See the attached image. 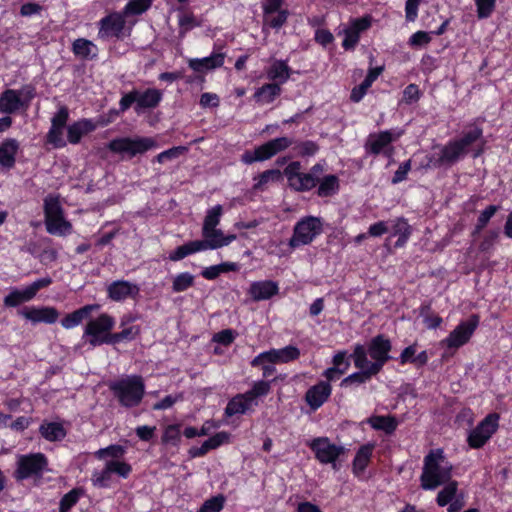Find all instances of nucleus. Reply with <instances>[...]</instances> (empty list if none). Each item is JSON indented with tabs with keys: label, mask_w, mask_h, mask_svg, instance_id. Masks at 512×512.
<instances>
[{
	"label": "nucleus",
	"mask_w": 512,
	"mask_h": 512,
	"mask_svg": "<svg viewBox=\"0 0 512 512\" xmlns=\"http://www.w3.org/2000/svg\"><path fill=\"white\" fill-rule=\"evenodd\" d=\"M225 497L217 495L206 500L197 512H220L224 506Z\"/></svg>",
	"instance_id": "obj_48"
},
{
	"label": "nucleus",
	"mask_w": 512,
	"mask_h": 512,
	"mask_svg": "<svg viewBox=\"0 0 512 512\" xmlns=\"http://www.w3.org/2000/svg\"><path fill=\"white\" fill-rule=\"evenodd\" d=\"M96 51V46L87 39L79 38L73 43L74 54L82 58H94L97 55Z\"/></svg>",
	"instance_id": "obj_35"
},
{
	"label": "nucleus",
	"mask_w": 512,
	"mask_h": 512,
	"mask_svg": "<svg viewBox=\"0 0 512 512\" xmlns=\"http://www.w3.org/2000/svg\"><path fill=\"white\" fill-rule=\"evenodd\" d=\"M300 356V351L297 347L289 345L282 349H271L256 356L251 365L256 367L264 362L270 363H288L296 360Z\"/></svg>",
	"instance_id": "obj_14"
},
{
	"label": "nucleus",
	"mask_w": 512,
	"mask_h": 512,
	"mask_svg": "<svg viewBox=\"0 0 512 512\" xmlns=\"http://www.w3.org/2000/svg\"><path fill=\"white\" fill-rule=\"evenodd\" d=\"M281 93V88L277 83L264 84L254 94L258 102L271 103Z\"/></svg>",
	"instance_id": "obj_33"
},
{
	"label": "nucleus",
	"mask_w": 512,
	"mask_h": 512,
	"mask_svg": "<svg viewBox=\"0 0 512 512\" xmlns=\"http://www.w3.org/2000/svg\"><path fill=\"white\" fill-rule=\"evenodd\" d=\"M430 40L431 37L427 32L418 31L410 37V44L414 46H422L428 44Z\"/></svg>",
	"instance_id": "obj_64"
},
{
	"label": "nucleus",
	"mask_w": 512,
	"mask_h": 512,
	"mask_svg": "<svg viewBox=\"0 0 512 512\" xmlns=\"http://www.w3.org/2000/svg\"><path fill=\"white\" fill-rule=\"evenodd\" d=\"M354 359L355 366L360 369L359 372L353 373L341 382V386L358 385L367 382L370 378L379 372H372L373 369L370 361L366 356V348L363 345H357L351 355Z\"/></svg>",
	"instance_id": "obj_6"
},
{
	"label": "nucleus",
	"mask_w": 512,
	"mask_h": 512,
	"mask_svg": "<svg viewBox=\"0 0 512 512\" xmlns=\"http://www.w3.org/2000/svg\"><path fill=\"white\" fill-rule=\"evenodd\" d=\"M247 410L248 407L245 399H242V396L236 395L228 402L225 408V415L231 417L236 414H244Z\"/></svg>",
	"instance_id": "obj_43"
},
{
	"label": "nucleus",
	"mask_w": 512,
	"mask_h": 512,
	"mask_svg": "<svg viewBox=\"0 0 512 512\" xmlns=\"http://www.w3.org/2000/svg\"><path fill=\"white\" fill-rule=\"evenodd\" d=\"M186 151H187V148L184 146L172 147L168 150H165V151L159 153L156 156V161L158 163L162 164L166 161H170V160L178 158L180 155L184 154Z\"/></svg>",
	"instance_id": "obj_50"
},
{
	"label": "nucleus",
	"mask_w": 512,
	"mask_h": 512,
	"mask_svg": "<svg viewBox=\"0 0 512 512\" xmlns=\"http://www.w3.org/2000/svg\"><path fill=\"white\" fill-rule=\"evenodd\" d=\"M482 136V129L474 128L465 133L463 137L456 142L466 151L467 148Z\"/></svg>",
	"instance_id": "obj_52"
},
{
	"label": "nucleus",
	"mask_w": 512,
	"mask_h": 512,
	"mask_svg": "<svg viewBox=\"0 0 512 512\" xmlns=\"http://www.w3.org/2000/svg\"><path fill=\"white\" fill-rule=\"evenodd\" d=\"M111 474L112 472L109 470V467L106 464L105 468L101 472H95L93 474V484L98 487H107L111 479Z\"/></svg>",
	"instance_id": "obj_54"
},
{
	"label": "nucleus",
	"mask_w": 512,
	"mask_h": 512,
	"mask_svg": "<svg viewBox=\"0 0 512 512\" xmlns=\"http://www.w3.org/2000/svg\"><path fill=\"white\" fill-rule=\"evenodd\" d=\"M498 209L499 206L490 205L480 214L475 227V233H479L487 225L489 220L498 211Z\"/></svg>",
	"instance_id": "obj_51"
},
{
	"label": "nucleus",
	"mask_w": 512,
	"mask_h": 512,
	"mask_svg": "<svg viewBox=\"0 0 512 512\" xmlns=\"http://www.w3.org/2000/svg\"><path fill=\"white\" fill-rule=\"evenodd\" d=\"M152 138H117L109 142L108 148L114 153L128 154L133 157L142 154L155 146Z\"/></svg>",
	"instance_id": "obj_8"
},
{
	"label": "nucleus",
	"mask_w": 512,
	"mask_h": 512,
	"mask_svg": "<svg viewBox=\"0 0 512 512\" xmlns=\"http://www.w3.org/2000/svg\"><path fill=\"white\" fill-rule=\"evenodd\" d=\"M391 342L384 335H377L369 343L368 352L375 361L370 362L373 369L372 372H380L383 365L390 359L389 352L391 350Z\"/></svg>",
	"instance_id": "obj_11"
},
{
	"label": "nucleus",
	"mask_w": 512,
	"mask_h": 512,
	"mask_svg": "<svg viewBox=\"0 0 512 512\" xmlns=\"http://www.w3.org/2000/svg\"><path fill=\"white\" fill-rule=\"evenodd\" d=\"M98 308H99V305H96V304L86 305V306L66 315L61 320V324L66 329L73 328V327L77 326L78 324H80L83 321V319L87 318L93 310H96Z\"/></svg>",
	"instance_id": "obj_30"
},
{
	"label": "nucleus",
	"mask_w": 512,
	"mask_h": 512,
	"mask_svg": "<svg viewBox=\"0 0 512 512\" xmlns=\"http://www.w3.org/2000/svg\"><path fill=\"white\" fill-rule=\"evenodd\" d=\"M125 449L121 445H110L106 448H102L96 452L98 458H104L110 456L112 458H120L124 455Z\"/></svg>",
	"instance_id": "obj_53"
},
{
	"label": "nucleus",
	"mask_w": 512,
	"mask_h": 512,
	"mask_svg": "<svg viewBox=\"0 0 512 512\" xmlns=\"http://www.w3.org/2000/svg\"><path fill=\"white\" fill-rule=\"evenodd\" d=\"M39 432L43 438L48 441H61L66 436V430L63 425L58 422L44 421L39 428Z\"/></svg>",
	"instance_id": "obj_28"
},
{
	"label": "nucleus",
	"mask_w": 512,
	"mask_h": 512,
	"mask_svg": "<svg viewBox=\"0 0 512 512\" xmlns=\"http://www.w3.org/2000/svg\"><path fill=\"white\" fill-rule=\"evenodd\" d=\"M393 140L394 137L389 131H383L378 134H370L366 141L365 148L367 152L373 155H378Z\"/></svg>",
	"instance_id": "obj_26"
},
{
	"label": "nucleus",
	"mask_w": 512,
	"mask_h": 512,
	"mask_svg": "<svg viewBox=\"0 0 512 512\" xmlns=\"http://www.w3.org/2000/svg\"><path fill=\"white\" fill-rule=\"evenodd\" d=\"M22 302H25V301H24L21 291H19V290L12 291L4 299V304L9 307L18 306Z\"/></svg>",
	"instance_id": "obj_62"
},
{
	"label": "nucleus",
	"mask_w": 512,
	"mask_h": 512,
	"mask_svg": "<svg viewBox=\"0 0 512 512\" xmlns=\"http://www.w3.org/2000/svg\"><path fill=\"white\" fill-rule=\"evenodd\" d=\"M281 178H282V175H281L280 170H278V169L266 170L258 176L257 182L254 184L253 188L255 190H263L267 183L280 181Z\"/></svg>",
	"instance_id": "obj_41"
},
{
	"label": "nucleus",
	"mask_w": 512,
	"mask_h": 512,
	"mask_svg": "<svg viewBox=\"0 0 512 512\" xmlns=\"http://www.w3.org/2000/svg\"><path fill=\"white\" fill-rule=\"evenodd\" d=\"M293 144H295L293 150L298 156L302 157L312 156L319 150L318 144L314 141L307 140L296 142L292 138L279 137L258 146L254 149V151H246L242 155L241 160L245 164H252L256 161L268 160Z\"/></svg>",
	"instance_id": "obj_1"
},
{
	"label": "nucleus",
	"mask_w": 512,
	"mask_h": 512,
	"mask_svg": "<svg viewBox=\"0 0 512 512\" xmlns=\"http://www.w3.org/2000/svg\"><path fill=\"white\" fill-rule=\"evenodd\" d=\"M290 76V69L284 61H275L268 71V77L271 80L285 82Z\"/></svg>",
	"instance_id": "obj_38"
},
{
	"label": "nucleus",
	"mask_w": 512,
	"mask_h": 512,
	"mask_svg": "<svg viewBox=\"0 0 512 512\" xmlns=\"http://www.w3.org/2000/svg\"><path fill=\"white\" fill-rule=\"evenodd\" d=\"M194 284V276L188 272L181 273L177 275L172 284V289L174 292H183L193 286Z\"/></svg>",
	"instance_id": "obj_45"
},
{
	"label": "nucleus",
	"mask_w": 512,
	"mask_h": 512,
	"mask_svg": "<svg viewBox=\"0 0 512 512\" xmlns=\"http://www.w3.org/2000/svg\"><path fill=\"white\" fill-rule=\"evenodd\" d=\"M209 246V243L207 242H200L199 240L188 242L184 245H181L175 249L173 253L170 254L169 259L172 261H178L186 256L202 251L207 250Z\"/></svg>",
	"instance_id": "obj_31"
},
{
	"label": "nucleus",
	"mask_w": 512,
	"mask_h": 512,
	"mask_svg": "<svg viewBox=\"0 0 512 512\" xmlns=\"http://www.w3.org/2000/svg\"><path fill=\"white\" fill-rule=\"evenodd\" d=\"M224 58L225 55L223 53H214L209 57L190 59L188 65L195 72H205L221 67L224 63Z\"/></svg>",
	"instance_id": "obj_22"
},
{
	"label": "nucleus",
	"mask_w": 512,
	"mask_h": 512,
	"mask_svg": "<svg viewBox=\"0 0 512 512\" xmlns=\"http://www.w3.org/2000/svg\"><path fill=\"white\" fill-rule=\"evenodd\" d=\"M300 168V162L295 161L284 169L289 186L296 191H306L315 187L318 178L311 173H300Z\"/></svg>",
	"instance_id": "obj_12"
},
{
	"label": "nucleus",
	"mask_w": 512,
	"mask_h": 512,
	"mask_svg": "<svg viewBox=\"0 0 512 512\" xmlns=\"http://www.w3.org/2000/svg\"><path fill=\"white\" fill-rule=\"evenodd\" d=\"M114 326V319L108 314H101L98 318L90 320L85 328V335L98 336L108 333Z\"/></svg>",
	"instance_id": "obj_25"
},
{
	"label": "nucleus",
	"mask_w": 512,
	"mask_h": 512,
	"mask_svg": "<svg viewBox=\"0 0 512 512\" xmlns=\"http://www.w3.org/2000/svg\"><path fill=\"white\" fill-rule=\"evenodd\" d=\"M445 484V487L438 493L436 499L437 504L441 507L446 506L452 501L457 492L458 487V483L456 481L450 480Z\"/></svg>",
	"instance_id": "obj_39"
},
{
	"label": "nucleus",
	"mask_w": 512,
	"mask_h": 512,
	"mask_svg": "<svg viewBox=\"0 0 512 512\" xmlns=\"http://www.w3.org/2000/svg\"><path fill=\"white\" fill-rule=\"evenodd\" d=\"M372 450L373 445L371 444L363 445L358 450L353 461V468L356 473L363 472L365 470L372 455Z\"/></svg>",
	"instance_id": "obj_36"
},
{
	"label": "nucleus",
	"mask_w": 512,
	"mask_h": 512,
	"mask_svg": "<svg viewBox=\"0 0 512 512\" xmlns=\"http://www.w3.org/2000/svg\"><path fill=\"white\" fill-rule=\"evenodd\" d=\"M161 97L162 94L157 89H147L143 93L138 91L137 105L135 107L136 111L146 108H155L159 104Z\"/></svg>",
	"instance_id": "obj_32"
},
{
	"label": "nucleus",
	"mask_w": 512,
	"mask_h": 512,
	"mask_svg": "<svg viewBox=\"0 0 512 512\" xmlns=\"http://www.w3.org/2000/svg\"><path fill=\"white\" fill-rule=\"evenodd\" d=\"M499 415L496 413L486 416L468 436V443L472 448L482 447L498 428Z\"/></svg>",
	"instance_id": "obj_10"
},
{
	"label": "nucleus",
	"mask_w": 512,
	"mask_h": 512,
	"mask_svg": "<svg viewBox=\"0 0 512 512\" xmlns=\"http://www.w3.org/2000/svg\"><path fill=\"white\" fill-rule=\"evenodd\" d=\"M24 106L17 90L7 89L0 95V112L13 114Z\"/></svg>",
	"instance_id": "obj_23"
},
{
	"label": "nucleus",
	"mask_w": 512,
	"mask_h": 512,
	"mask_svg": "<svg viewBox=\"0 0 512 512\" xmlns=\"http://www.w3.org/2000/svg\"><path fill=\"white\" fill-rule=\"evenodd\" d=\"M222 215V206L216 205L212 209H210L204 219V224L202 231H208L212 228H216V226L219 224L220 217Z\"/></svg>",
	"instance_id": "obj_46"
},
{
	"label": "nucleus",
	"mask_w": 512,
	"mask_h": 512,
	"mask_svg": "<svg viewBox=\"0 0 512 512\" xmlns=\"http://www.w3.org/2000/svg\"><path fill=\"white\" fill-rule=\"evenodd\" d=\"M278 291V284L271 280L253 282L249 288V294L254 301L270 299Z\"/></svg>",
	"instance_id": "obj_20"
},
{
	"label": "nucleus",
	"mask_w": 512,
	"mask_h": 512,
	"mask_svg": "<svg viewBox=\"0 0 512 512\" xmlns=\"http://www.w3.org/2000/svg\"><path fill=\"white\" fill-rule=\"evenodd\" d=\"M19 148L16 139H5L0 145V165L4 168L11 169L15 165V156Z\"/></svg>",
	"instance_id": "obj_24"
},
{
	"label": "nucleus",
	"mask_w": 512,
	"mask_h": 512,
	"mask_svg": "<svg viewBox=\"0 0 512 512\" xmlns=\"http://www.w3.org/2000/svg\"><path fill=\"white\" fill-rule=\"evenodd\" d=\"M25 319L30 320L33 323H47L53 324L57 321L59 313L56 308L44 306V307H25L19 311Z\"/></svg>",
	"instance_id": "obj_16"
},
{
	"label": "nucleus",
	"mask_w": 512,
	"mask_h": 512,
	"mask_svg": "<svg viewBox=\"0 0 512 512\" xmlns=\"http://www.w3.org/2000/svg\"><path fill=\"white\" fill-rule=\"evenodd\" d=\"M200 105L206 107H218L219 97L214 93H203L200 97Z\"/></svg>",
	"instance_id": "obj_63"
},
{
	"label": "nucleus",
	"mask_w": 512,
	"mask_h": 512,
	"mask_svg": "<svg viewBox=\"0 0 512 512\" xmlns=\"http://www.w3.org/2000/svg\"><path fill=\"white\" fill-rule=\"evenodd\" d=\"M371 22L367 17L356 19L352 26L345 30V38L342 46L346 49H353L359 41L360 33L369 28Z\"/></svg>",
	"instance_id": "obj_21"
},
{
	"label": "nucleus",
	"mask_w": 512,
	"mask_h": 512,
	"mask_svg": "<svg viewBox=\"0 0 512 512\" xmlns=\"http://www.w3.org/2000/svg\"><path fill=\"white\" fill-rule=\"evenodd\" d=\"M95 125L89 120H81L73 123L67 128L68 141L72 144H77L83 135L93 131Z\"/></svg>",
	"instance_id": "obj_29"
},
{
	"label": "nucleus",
	"mask_w": 512,
	"mask_h": 512,
	"mask_svg": "<svg viewBox=\"0 0 512 512\" xmlns=\"http://www.w3.org/2000/svg\"><path fill=\"white\" fill-rule=\"evenodd\" d=\"M110 390L125 407H135L141 402L145 386L140 376H129L110 385Z\"/></svg>",
	"instance_id": "obj_3"
},
{
	"label": "nucleus",
	"mask_w": 512,
	"mask_h": 512,
	"mask_svg": "<svg viewBox=\"0 0 512 512\" xmlns=\"http://www.w3.org/2000/svg\"><path fill=\"white\" fill-rule=\"evenodd\" d=\"M369 424L376 430L387 434L393 433L397 428V421L391 416H373L368 419Z\"/></svg>",
	"instance_id": "obj_34"
},
{
	"label": "nucleus",
	"mask_w": 512,
	"mask_h": 512,
	"mask_svg": "<svg viewBox=\"0 0 512 512\" xmlns=\"http://www.w3.org/2000/svg\"><path fill=\"white\" fill-rule=\"evenodd\" d=\"M125 26L124 14L111 13L100 21L99 37H119Z\"/></svg>",
	"instance_id": "obj_17"
},
{
	"label": "nucleus",
	"mask_w": 512,
	"mask_h": 512,
	"mask_svg": "<svg viewBox=\"0 0 512 512\" xmlns=\"http://www.w3.org/2000/svg\"><path fill=\"white\" fill-rule=\"evenodd\" d=\"M323 224L320 218L307 216L300 220L294 227L293 236L289 240V246L296 248L311 243L314 238L321 234Z\"/></svg>",
	"instance_id": "obj_5"
},
{
	"label": "nucleus",
	"mask_w": 512,
	"mask_h": 512,
	"mask_svg": "<svg viewBox=\"0 0 512 512\" xmlns=\"http://www.w3.org/2000/svg\"><path fill=\"white\" fill-rule=\"evenodd\" d=\"M465 153L466 151L456 141L450 142L442 148L439 158L431 162L434 167L452 165Z\"/></svg>",
	"instance_id": "obj_19"
},
{
	"label": "nucleus",
	"mask_w": 512,
	"mask_h": 512,
	"mask_svg": "<svg viewBox=\"0 0 512 512\" xmlns=\"http://www.w3.org/2000/svg\"><path fill=\"white\" fill-rule=\"evenodd\" d=\"M68 117V108L61 106L51 120L52 125L47 134V142L55 148H62L66 145V141L63 138V128L66 126Z\"/></svg>",
	"instance_id": "obj_15"
},
{
	"label": "nucleus",
	"mask_w": 512,
	"mask_h": 512,
	"mask_svg": "<svg viewBox=\"0 0 512 512\" xmlns=\"http://www.w3.org/2000/svg\"><path fill=\"white\" fill-rule=\"evenodd\" d=\"M83 494L84 490L82 488H74L66 493L60 500L59 512H69Z\"/></svg>",
	"instance_id": "obj_37"
},
{
	"label": "nucleus",
	"mask_w": 512,
	"mask_h": 512,
	"mask_svg": "<svg viewBox=\"0 0 512 512\" xmlns=\"http://www.w3.org/2000/svg\"><path fill=\"white\" fill-rule=\"evenodd\" d=\"M420 91L418 86L415 84L408 85L403 92V101L407 104H411L419 100Z\"/></svg>",
	"instance_id": "obj_57"
},
{
	"label": "nucleus",
	"mask_w": 512,
	"mask_h": 512,
	"mask_svg": "<svg viewBox=\"0 0 512 512\" xmlns=\"http://www.w3.org/2000/svg\"><path fill=\"white\" fill-rule=\"evenodd\" d=\"M393 232L399 236L396 245L402 246L411 234V226L404 218H398L393 224Z\"/></svg>",
	"instance_id": "obj_40"
},
{
	"label": "nucleus",
	"mask_w": 512,
	"mask_h": 512,
	"mask_svg": "<svg viewBox=\"0 0 512 512\" xmlns=\"http://www.w3.org/2000/svg\"><path fill=\"white\" fill-rule=\"evenodd\" d=\"M315 452L316 458L323 464L332 463L335 467V460L345 453L343 446H338L329 441L328 438L314 439L310 445Z\"/></svg>",
	"instance_id": "obj_13"
},
{
	"label": "nucleus",
	"mask_w": 512,
	"mask_h": 512,
	"mask_svg": "<svg viewBox=\"0 0 512 512\" xmlns=\"http://www.w3.org/2000/svg\"><path fill=\"white\" fill-rule=\"evenodd\" d=\"M44 214L48 233L66 235L71 231L72 225L64 219L63 209L57 196L48 195L44 199Z\"/></svg>",
	"instance_id": "obj_4"
},
{
	"label": "nucleus",
	"mask_w": 512,
	"mask_h": 512,
	"mask_svg": "<svg viewBox=\"0 0 512 512\" xmlns=\"http://www.w3.org/2000/svg\"><path fill=\"white\" fill-rule=\"evenodd\" d=\"M331 390L328 381H320L307 390L305 400L311 409L316 410L329 398Z\"/></svg>",
	"instance_id": "obj_18"
},
{
	"label": "nucleus",
	"mask_w": 512,
	"mask_h": 512,
	"mask_svg": "<svg viewBox=\"0 0 512 512\" xmlns=\"http://www.w3.org/2000/svg\"><path fill=\"white\" fill-rule=\"evenodd\" d=\"M137 98H138V91L137 90H133L127 94H125L121 100H120V110L122 112L126 111L127 109L130 108V106L136 102L137 103Z\"/></svg>",
	"instance_id": "obj_61"
},
{
	"label": "nucleus",
	"mask_w": 512,
	"mask_h": 512,
	"mask_svg": "<svg viewBox=\"0 0 512 512\" xmlns=\"http://www.w3.org/2000/svg\"><path fill=\"white\" fill-rule=\"evenodd\" d=\"M410 169H411V161L410 160L402 163L398 167L396 172L394 173V176L392 178V183L397 184V183L403 181L406 178V175Z\"/></svg>",
	"instance_id": "obj_60"
},
{
	"label": "nucleus",
	"mask_w": 512,
	"mask_h": 512,
	"mask_svg": "<svg viewBox=\"0 0 512 512\" xmlns=\"http://www.w3.org/2000/svg\"><path fill=\"white\" fill-rule=\"evenodd\" d=\"M235 339V334L231 329L222 330L213 336V341L222 345H230Z\"/></svg>",
	"instance_id": "obj_58"
},
{
	"label": "nucleus",
	"mask_w": 512,
	"mask_h": 512,
	"mask_svg": "<svg viewBox=\"0 0 512 512\" xmlns=\"http://www.w3.org/2000/svg\"><path fill=\"white\" fill-rule=\"evenodd\" d=\"M180 33L184 34L192 28L199 26V22L192 14L182 15L179 19Z\"/></svg>",
	"instance_id": "obj_56"
},
{
	"label": "nucleus",
	"mask_w": 512,
	"mask_h": 512,
	"mask_svg": "<svg viewBox=\"0 0 512 512\" xmlns=\"http://www.w3.org/2000/svg\"><path fill=\"white\" fill-rule=\"evenodd\" d=\"M452 469V464L446 460L441 449L431 450L424 458L420 476L421 488L434 490L447 483L452 478Z\"/></svg>",
	"instance_id": "obj_2"
},
{
	"label": "nucleus",
	"mask_w": 512,
	"mask_h": 512,
	"mask_svg": "<svg viewBox=\"0 0 512 512\" xmlns=\"http://www.w3.org/2000/svg\"><path fill=\"white\" fill-rule=\"evenodd\" d=\"M288 14L287 10H280L277 14L266 15L263 18L264 25H268L274 29H279L287 21Z\"/></svg>",
	"instance_id": "obj_47"
},
{
	"label": "nucleus",
	"mask_w": 512,
	"mask_h": 512,
	"mask_svg": "<svg viewBox=\"0 0 512 512\" xmlns=\"http://www.w3.org/2000/svg\"><path fill=\"white\" fill-rule=\"evenodd\" d=\"M47 464V458L42 453L22 455L18 458L14 477L16 480L22 481L32 476H39Z\"/></svg>",
	"instance_id": "obj_7"
},
{
	"label": "nucleus",
	"mask_w": 512,
	"mask_h": 512,
	"mask_svg": "<svg viewBox=\"0 0 512 512\" xmlns=\"http://www.w3.org/2000/svg\"><path fill=\"white\" fill-rule=\"evenodd\" d=\"M371 85V83L364 79L360 85L352 89L350 99L353 102H359L364 97V95L366 94L367 90L371 87Z\"/></svg>",
	"instance_id": "obj_59"
},
{
	"label": "nucleus",
	"mask_w": 512,
	"mask_h": 512,
	"mask_svg": "<svg viewBox=\"0 0 512 512\" xmlns=\"http://www.w3.org/2000/svg\"><path fill=\"white\" fill-rule=\"evenodd\" d=\"M479 324V316L471 315L466 321H462L450 332L449 336L442 341V344L449 349H458L466 344Z\"/></svg>",
	"instance_id": "obj_9"
},
{
	"label": "nucleus",
	"mask_w": 512,
	"mask_h": 512,
	"mask_svg": "<svg viewBox=\"0 0 512 512\" xmlns=\"http://www.w3.org/2000/svg\"><path fill=\"white\" fill-rule=\"evenodd\" d=\"M479 19L488 18L495 9L496 0H474Z\"/></svg>",
	"instance_id": "obj_49"
},
{
	"label": "nucleus",
	"mask_w": 512,
	"mask_h": 512,
	"mask_svg": "<svg viewBox=\"0 0 512 512\" xmlns=\"http://www.w3.org/2000/svg\"><path fill=\"white\" fill-rule=\"evenodd\" d=\"M138 288L127 281H115L108 287V295L114 301H121L137 293Z\"/></svg>",
	"instance_id": "obj_27"
},
{
	"label": "nucleus",
	"mask_w": 512,
	"mask_h": 512,
	"mask_svg": "<svg viewBox=\"0 0 512 512\" xmlns=\"http://www.w3.org/2000/svg\"><path fill=\"white\" fill-rule=\"evenodd\" d=\"M338 187V178L335 175H328L320 183L317 193L320 197H327L332 195Z\"/></svg>",
	"instance_id": "obj_42"
},
{
	"label": "nucleus",
	"mask_w": 512,
	"mask_h": 512,
	"mask_svg": "<svg viewBox=\"0 0 512 512\" xmlns=\"http://www.w3.org/2000/svg\"><path fill=\"white\" fill-rule=\"evenodd\" d=\"M152 4V0H130L124 8V15H139L145 12Z\"/></svg>",
	"instance_id": "obj_44"
},
{
	"label": "nucleus",
	"mask_w": 512,
	"mask_h": 512,
	"mask_svg": "<svg viewBox=\"0 0 512 512\" xmlns=\"http://www.w3.org/2000/svg\"><path fill=\"white\" fill-rule=\"evenodd\" d=\"M107 465L112 473H116L123 478H126L131 472V466L125 462L108 461Z\"/></svg>",
	"instance_id": "obj_55"
}]
</instances>
